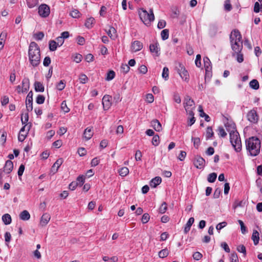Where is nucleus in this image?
<instances>
[{
  "instance_id": "obj_56",
  "label": "nucleus",
  "mask_w": 262,
  "mask_h": 262,
  "mask_svg": "<svg viewBox=\"0 0 262 262\" xmlns=\"http://www.w3.org/2000/svg\"><path fill=\"white\" fill-rule=\"evenodd\" d=\"M130 68L128 65L126 64H122L121 67V70L124 74L127 73L129 71Z\"/></svg>"
},
{
  "instance_id": "obj_42",
  "label": "nucleus",
  "mask_w": 262,
  "mask_h": 262,
  "mask_svg": "<svg viewBox=\"0 0 262 262\" xmlns=\"http://www.w3.org/2000/svg\"><path fill=\"white\" fill-rule=\"evenodd\" d=\"M152 144L153 145L157 146L160 143V138L158 135H154L152 139Z\"/></svg>"
},
{
  "instance_id": "obj_64",
  "label": "nucleus",
  "mask_w": 262,
  "mask_h": 262,
  "mask_svg": "<svg viewBox=\"0 0 262 262\" xmlns=\"http://www.w3.org/2000/svg\"><path fill=\"white\" fill-rule=\"evenodd\" d=\"M99 163V160L98 159L97 157L94 158L91 161V166L92 167H95L97 165H98Z\"/></svg>"
},
{
  "instance_id": "obj_31",
  "label": "nucleus",
  "mask_w": 262,
  "mask_h": 262,
  "mask_svg": "<svg viewBox=\"0 0 262 262\" xmlns=\"http://www.w3.org/2000/svg\"><path fill=\"white\" fill-rule=\"evenodd\" d=\"M94 18L91 17L86 19L85 23V26L87 28L90 29L93 27V25H94Z\"/></svg>"
},
{
  "instance_id": "obj_21",
  "label": "nucleus",
  "mask_w": 262,
  "mask_h": 262,
  "mask_svg": "<svg viewBox=\"0 0 262 262\" xmlns=\"http://www.w3.org/2000/svg\"><path fill=\"white\" fill-rule=\"evenodd\" d=\"M162 182V179L160 177H156L150 182V186L151 187L155 188L159 185Z\"/></svg>"
},
{
  "instance_id": "obj_43",
  "label": "nucleus",
  "mask_w": 262,
  "mask_h": 262,
  "mask_svg": "<svg viewBox=\"0 0 262 262\" xmlns=\"http://www.w3.org/2000/svg\"><path fill=\"white\" fill-rule=\"evenodd\" d=\"M66 86V82L64 80H61L56 85L57 89L59 91H62Z\"/></svg>"
},
{
  "instance_id": "obj_22",
  "label": "nucleus",
  "mask_w": 262,
  "mask_h": 262,
  "mask_svg": "<svg viewBox=\"0 0 262 262\" xmlns=\"http://www.w3.org/2000/svg\"><path fill=\"white\" fill-rule=\"evenodd\" d=\"M22 88H23V91L27 92L30 88V82L29 79L28 78H25L22 81Z\"/></svg>"
},
{
  "instance_id": "obj_25",
  "label": "nucleus",
  "mask_w": 262,
  "mask_h": 262,
  "mask_svg": "<svg viewBox=\"0 0 262 262\" xmlns=\"http://www.w3.org/2000/svg\"><path fill=\"white\" fill-rule=\"evenodd\" d=\"M194 222V219L193 217H191L189 218L188 221H187L184 230V232L185 233H187L190 229L191 226L192 225V224Z\"/></svg>"
},
{
  "instance_id": "obj_40",
  "label": "nucleus",
  "mask_w": 262,
  "mask_h": 262,
  "mask_svg": "<svg viewBox=\"0 0 262 262\" xmlns=\"http://www.w3.org/2000/svg\"><path fill=\"white\" fill-rule=\"evenodd\" d=\"M167 209V204L164 202L161 204L159 208V212L161 214H163L166 211Z\"/></svg>"
},
{
  "instance_id": "obj_12",
  "label": "nucleus",
  "mask_w": 262,
  "mask_h": 262,
  "mask_svg": "<svg viewBox=\"0 0 262 262\" xmlns=\"http://www.w3.org/2000/svg\"><path fill=\"white\" fill-rule=\"evenodd\" d=\"M112 97L110 95H104L102 98V104L104 110H108L112 105Z\"/></svg>"
},
{
  "instance_id": "obj_46",
  "label": "nucleus",
  "mask_w": 262,
  "mask_h": 262,
  "mask_svg": "<svg viewBox=\"0 0 262 262\" xmlns=\"http://www.w3.org/2000/svg\"><path fill=\"white\" fill-rule=\"evenodd\" d=\"M44 37V33L42 32H39L34 34V37L36 40H41Z\"/></svg>"
},
{
  "instance_id": "obj_29",
  "label": "nucleus",
  "mask_w": 262,
  "mask_h": 262,
  "mask_svg": "<svg viewBox=\"0 0 262 262\" xmlns=\"http://www.w3.org/2000/svg\"><path fill=\"white\" fill-rule=\"evenodd\" d=\"M199 111L200 112V116L201 117H204L206 121L209 122L210 121V117L207 114L204 113L201 106H199Z\"/></svg>"
},
{
  "instance_id": "obj_11",
  "label": "nucleus",
  "mask_w": 262,
  "mask_h": 262,
  "mask_svg": "<svg viewBox=\"0 0 262 262\" xmlns=\"http://www.w3.org/2000/svg\"><path fill=\"white\" fill-rule=\"evenodd\" d=\"M247 119L251 123H256L258 120L256 111L252 110L249 111L247 115Z\"/></svg>"
},
{
  "instance_id": "obj_39",
  "label": "nucleus",
  "mask_w": 262,
  "mask_h": 262,
  "mask_svg": "<svg viewBox=\"0 0 262 262\" xmlns=\"http://www.w3.org/2000/svg\"><path fill=\"white\" fill-rule=\"evenodd\" d=\"M70 15L72 17L77 18L80 17L81 13L78 10L74 9L71 11Z\"/></svg>"
},
{
  "instance_id": "obj_33",
  "label": "nucleus",
  "mask_w": 262,
  "mask_h": 262,
  "mask_svg": "<svg viewBox=\"0 0 262 262\" xmlns=\"http://www.w3.org/2000/svg\"><path fill=\"white\" fill-rule=\"evenodd\" d=\"M214 135V133L212 130V128L210 126H208L206 129V140H208L211 137H212Z\"/></svg>"
},
{
  "instance_id": "obj_4",
  "label": "nucleus",
  "mask_w": 262,
  "mask_h": 262,
  "mask_svg": "<svg viewBox=\"0 0 262 262\" xmlns=\"http://www.w3.org/2000/svg\"><path fill=\"white\" fill-rule=\"evenodd\" d=\"M231 130L229 133L230 142L236 152H240L242 150V145L239 133L236 130Z\"/></svg>"
},
{
  "instance_id": "obj_5",
  "label": "nucleus",
  "mask_w": 262,
  "mask_h": 262,
  "mask_svg": "<svg viewBox=\"0 0 262 262\" xmlns=\"http://www.w3.org/2000/svg\"><path fill=\"white\" fill-rule=\"evenodd\" d=\"M139 15L142 21L146 26H150L151 21L155 19L152 9H150L149 12L143 8H141L138 11Z\"/></svg>"
},
{
  "instance_id": "obj_63",
  "label": "nucleus",
  "mask_w": 262,
  "mask_h": 262,
  "mask_svg": "<svg viewBox=\"0 0 262 262\" xmlns=\"http://www.w3.org/2000/svg\"><path fill=\"white\" fill-rule=\"evenodd\" d=\"M166 23L164 20H160L158 24V28L160 29L164 28L166 26Z\"/></svg>"
},
{
  "instance_id": "obj_51",
  "label": "nucleus",
  "mask_w": 262,
  "mask_h": 262,
  "mask_svg": "<svg viewBox=\"0 0 262 262\" xmlns=\"http://www.w3.org/2000/svg\"><path fill=\"white\" fill-rule=\"evenodd\" d=\"M150 219V216L148 213H145L142 215L141 221L143 224L147 223Z\"/></svg>"
},
{
  "instance_id": "obj_48",
  "label": "nucleus",
  "mask_w": 262,
  "mask_h": 262,
  "mask_svg": "<svg viewBox=\"0 0 262 262\" xmlns=\"http://www.w3.org/2000/svg\"><path fill=\"white\" fill-rule=\"evenodd\" d=\"M238 222L241 226V232L243 234H245L247 232L246 227L245 226L244 222L240 220H238Z\"/></svg>"
},
{
  "instance_id": "obj_8",
  "label": "nucleus",
  "mask_w": 262,
  "mask_h": 262,
  "mask_svg": "<svg viewBox=\"0 0 262 262\" xmlns=\"http://www.w3.org/2000/svg\"><path fill=\"white\" fill-rule=\"evenodd\" d=\"M193 164L196 168L201 169L205 166V161L201 156H196L194 157Z\"/></svg>"
},
{
  "instance_id": "obj_6",
  "label": "nucleus",
  "mask_w": 262,
  "mask_h": 262,
  "mask_svg": "<svg viewBox=\"0 0 262 262\" xmlns=\"http://www.w3.org/2000/svg\"><path fill=\"white\" fill-rule=\"evenodd\" d=\"M194 102L189 96L185 98L184 107L188 115L189 116H194V113L192 111L194 108Z\"/></svg>"
},
{
  "instance_id": "obj_62",
  "label": "nucleus",
  "mask_w": 262,
  "mask_h": 262,
  "mask_svg": "<svg viewBox=\"0 0 262 262\" xmlns=\"http://www.w3.org/2000/svg\"><path fill=\"white\" fill-rule=\"evenodd\" d=\"M192 256L194 259L199 260L202 257L203 255L199 252H195L193 253Z\"/></svg>"
},
{
  "instance_id": "obj_17",
  "label": "nucleus",
  "mask_w": 262,
  "mask_h": 262,
  "mask_svg": "<svg viewBox=\"0 0 262 262\" xmlns=\"http://www.w3.org/2000/svg\"><path fill=\"white\" fill-rule=\"evenodd\" d=\"M63 162V159L59 158L56 160L51 168V172L54 174L57 172L59 167Z\"/></svg>"
},
{
  "instance_id": "obj_59",
  "label": "nucleus",
  "mask_w": 262,
  "mask_h": 262,
  "mask_svg": "<svg viewBox=\"0 0 262 262\" xmlns=\"http://www.w3.org/2000/svg\"><path fill=\"white\" fill-rule=\"evenodd\" d=\"M201 56L200 54H198L196 56L195 63L197 67L200 68L201 66Z\"/></svg>"
},
{
  "instance_id": "obj_60",
  "label": "nucleus",
  "mask_w": 262,
  "mask_h": 262,
  "mask_svg": "<svg viewBox=\"0 0 262 262\" xmlns=\"http://www.w3.org/2000/svg\"><path fill=\"white\" fill-rule=\"evenodd\" d=\"M227 225V223L226 222H223L222 223H219L216 226V229L217 231H220V230H221L222 228H223L224 227H225V226H226Z\"/></svg>"
},
{
  "instance_id": "obj_14",
  "label": "nucleus",
  "mask_w": 262,
  "mask_h": 262,
  "mask_svg": "<svg viewBox=\"0 0 262 262\" xmlns=\"http://www.w3.org/2000/svg\"><path fill=\"white\" fill-rule=\"evenodd\" d=\"M149 50L151 53H155L156 56H159L160 54V50L159 48V45L158 42L150 44L149 46Z\"/></svg>"
},
{
  "instance_id": "obj_36",
  "label": "nucleus",
  "mask_w": 262,
  "mask_h": 262,
  "mask_svg": "<svg viewBox=\"0 0 262 262\" xmlns=\"http://www.w3.org/2000/svg\"><path fill=\"white\" fill-rule=\"evenodd\" d=\"M119 174L122 177H125L129 173V170L128 168L126 167H122L119 170Z\"/></svg>"
},
{
  "instance_id": "obj_49",
  "label": "nucleus",
  "mask_w": 262,
  "mask_h": 262,
  "mask_svg": "<svg viewBox=\"0 0 262 262\" xmlns=\"http://www.w3.org/2000/svg\"><path fill=\"white\" fill-rule=\"evenodd\" d=\"M45 97L41 95H38L36 98V102L37 104H41L44 103Z\"/></svg>"
},
{
  "instance_id": "obj_45",
  "label": "nucleus",
  "mask_w": 262,
  "mask_h": 262,
  "mask_svg": "<svg viewBox=\"0 0 262 262\" xmlns=\"http://www.w3.org/2000/svg\"><path fill=\"white\" fill-rule=\"evenodd\" d=\"M262 11V5H260L258 2L254 4V11L255 13H258Z\"/></svg>"
},
{
  "instance_id": "obj_47",
  "label": "nucleus",
  "mask_w": 262,
  "mask_h": 262,
  "mask_svg": "<svg viewBox=\"0 0 262 262\" xmlns=\"http://www.w3.org/2000/svg\"><path fill=\"white\" fill-rule=\"evenodd\" d=\"M6 132L4 130H0V142L5 143L6 140Z\"/></svg>"
},
{
  "instance_id": "obj_3",
  "label": "nucleus",
  "mask_w": 262,
  "mask_h": 262,
  "mask_svg": "<svg viewBox=\"0 0 262 262\" xmlns=\"http://www.w3.org/2000/svg\"><path fill=\"white\" fill-rule=\"evenodd\" d=\"M230 41L232 50L236 54L240 53L243 49V41L240 32L233 30L230 35Z\"/></svg>"
},
{
  "instance_id": "obj_61",
  "label": "nucleus",
  "mask_w": 262,
  "mask_h": 262,
  "mask_svg": "<svg viewBox=\"0 0 262 262\" xmlns=\"http://www.w3.org/2000/svg\"><path fill=\"white\" fill-rule=\"evenodd\" d=\"M27 132H25V134H23V133H19L18 137V140L19 141L23 142L26 139V137L27 135Z\"/></svg>"
},
{
  "instance_id": "obj_27",
  "label": "nucleus",
  "mask_w": 262,
  "mask_h": 262,
  "mask_svg": "<svg viewBox=\"0 0 262 262\" xmlns=\"http://www.w3.org/2000/svg\"><path fill=\"white\" fill-rule=\"evenodd\" d=\"M34 89L36 92H43L45 90V88L43 84L38 81L35 82Z\"/></svg>"
},
{
  "instance_id": "obj_37",
  "label": "nucleus",
  "mask_w": 262,
  "mask_h": 262,
  "mask_svg": "<svg viewBox=\"0 0 262 262\" xmlns=\"http://www.w3.org/2000/svg\"><path fill=\"white\" fill-rule=\"evenodd\" d=\"M217 131L218 135L220 137L224 138L227 136V133L223 126H219L217 128Z\"/></svg>"
},
{
  "instance_id": "obj_9",
  "label": "nucleus",
  "mask_w": 262,
  "mask_h": 262,
  "mask_svg": "<svg viewBox=\"0 0 262 262\" xmlns=\"http://www.w3.org/2000/svg\"><path fill=\"white\" fill-rule=\"evenodd\" d=\"M178 72L183 79H184L185 81H188L189 78V74L187 71L182 64H179Z\"/></svg>"
},
{
  "instance_id": "obj_19",
  "label": "nucleus",
  "mask_w": 262,
  "mask_h": 262,
  "mask_svg": "<svg viewBox=\"0 0 262 262\" xmlns=\"http://www.w3.org/2000/svg\"><path fill=\"white\" fill-rule=\"evenodd\" d=\"M151 124L154 129L157 132H160L162 129V125L157 119L151 121Z\"/></svg>"
},
{
  "instance_id": "obj_52",
  "label": "nucleus",
  "mask_w": 262,
  "mask_h": 262,
  "mask_svg": "<svg viewBox=\"0 0 262 262\" xmlns=\"http://www.w3.org/2000/svg\"><path fill=\"white\" fill-rule=\"evenodd\" d=\"M192 141L193 142L194 146L198 148L200 144V139L199 138H194L192 137L191 138Z\"/></svg>"
},
{
  "instance_id": "obj_2",
  "label": "nucleus",
  "mask_w": 262,
  "mask_h": 262,
  "mask_svg": "<svg viewBox=\"0 0 262 262\" xmlns=\"http://www.w3.org/2000/svg\"><path fill=\"white\" fill-rule=\"evenodd\" d=\"M246 148L249 155L255 157L260 152L261 143L256 137H251L245 141Z\"/></svg>"
},
{
  "instance_id": "obj_35",
  "label": "nucleus",
  "mask_w": 262,
  "mask_h": 262,
  "mask_svg": "<svg viewBox=\"0 0 262 262\" xmlns=\"http://www.w3.org/2000/svg\"><path fill=\"white\" fill-rule=\"evenodd\" d=\"M161 38L163 40L167 39L169 37V30L164 29L161 32Z\"/></svg>"
},
{
  "instance_id": "obj_18",
  "label": "nucleus",
  "mask_w": 262,
  "mask_h": 262,
  "mask_svg": "<svg viewBox=\"0 0 262 262\" xmlns=\"http://www.w3.org/2000/svg\"><path fill=\"white\" fill-rule=\"evenodd\" d=\"M105 31L112 39L115 40L116 39L117 37V31L114 27L109 26V29L108 30H106Z\"/></svg>"
},
{
  "instance_id": "obj_50",
  "label": "nucleus",
  "mask_w": 262,
  "mask_h": 262,
  "mask_svg": "<svg viewBox=\"0 0 262 262\" xmlns=\"http://www.w3.org/2000/svg\"><path fill=\"white\" fill-rule=\"evenodd\" d=\"M236 249L238 252L243 253L244 256H246V247L243 245L238 246Z\"/></svg>"
},
{
  "instance_id": "obj_41",
  "label": "nucleus",
  "mask_w": 262,
  "mask_h": 262,
  "mask_svg": "<svg viewBox=\"0 0 262 262\" xmlns=\"http://www.w3.org/2000/svg\"><path fill=\"white\" fill-rule=\"evenodd\" d=\"M162 76L163 78H164L165 80H167L168 79L169 77V70L168 68L164 67L163 69V72L162 74Z\"/></svg>"
},
{
  "instance_id": "obj_34",
  "label": "nucleus",
  "mask_w": 262,
  "mask_h": 262,
  "mask_svg": "<svg viewBox=\"0 0 262 262\" xmlns=\"http://www.w3.org/2000/svg\"><path fill=\"white\" fill-rule=\"evenodd\" d=\"M217 178V174L215 172L210 173L207 178V181L210 183L215 182Z\"/></svg>"
},
{
  "instance_id": "obj_20",
  "label": "nucleus",
  "mask_w": 262,
  "mask_h": 262,
  "mask_svg": "<svg viewBox=\"0 0 262 262\" xmlns=\"http://www.w3.org/2000/svg\"><path fill=\"white\" fill-rule=\"evenodd\" d=\"M93 135V132L92 128L87 127L83 133V137L86 140H90Z\"/></svg>"
},
{
  "instance_id": "obj_7",
  "label": "nucleus",
  "mask_w": 262,
  "mask_h": 262,
  "mask_svg": "<svg viewBox=\"0 0 262 262\" xmlns=\"http://www.w3.org/2000/svg\"><path fill=\"white\" fill-rule=\"evenodd\" d=\"M38 13L41 17L46 18L50 15V8L46 4H41L38 8Z\"/></svg>"
},
{
  "instance_id": "obj_57",
  "label": "nucleus",
  "mask_w": 262,
  "mask_h": 262,
  "mask_svg": "<svg viewBox=\"0 0 262 262\" xmlns=\"http://www.w3.org/2000/svg\"><path fill=\"white\" fill-rule=\"evenodd\" d=\"M230 0H226L224 5L225 9L227 11H230L232 9V6L230 4Z\"/></svg>"
},
{
  "instance_id": "obj_1",
  "label": "nucleus",
  "mask_w": 262,
  "mask_h": 262,
  "mask_svg": "<svg viewBox=\"0 0 262 262\" xmlns=\"http://www.w3.org/2000/svg\"><path fill=\"white\" fill-rule=\"evenodd\" d=\"M28 57L30 64L34 67L38 66L40 63V48L34 41H32L30 43Z\"/></svg>"
},
{
  "instance_id": "obj_15",
  "label": "nucleus",
  "mask_w": 262,
  "mask_h": 262,
  "mask_svg": "<svg viewBox=\"0 0 262 262\" xmlns=\"http://www.w3.org/2000/svg\"><path fill=\"white\" fill-rule=\"evenodd\" d=\"M13 168V162L11 160H8L6 161V162L5 163V165L4 167L3 171L7 174H9L12 171Z\"/></svg>"
},
{
  "instance_id": "obj_54",
  "label": "nucleus",
  "mask_w": 262,
  "mask_h": 262,
  "mask_svg": "<svg viewBox=\"0 0 262 262\" xmlns=\"http://www.w3.org/2000/svg\"><path fill=\"white\" fill-rule=\"evenodd\" d=\"M61 108L64 113H68L70 111V109L68 107L65 101L62 102L61 104Z\"/></svg>"
},
{
  "instance_id": "obj_28",
  "label": "nucleus",
  "mask_w": 262,
  "mask_h": 262,
  "mask_svg": "<svg viewBox=\"0 0 262 262\" xmlns=\"http://www.w3.org/2000/svg\"><path fill=\"white\" fill-rule=\"evenodd\" d=\"M251 238L253 241L254 245H257L259 240V233L257 230H255L253 231Z\"/></svg>"
},
{
  "instance_id": "obj_30",
  "label": "nucleus",
  "mask_w": 262,
  "mask_h": 262,
  "mask_svg": "<svg viewBox=\"0 0 262 262\" xmlns=\"http://www.w3.org/2000/svg\"><path fill=\"white\" fill-rule=\"evenodd\" d=\"M249 86L251 88L257 90L259 87V82L256 79H253L250 82Z\"/></svg>"
},
{
  "instance_id": "obj_53",
  "label": "nucleus",
  "mask_w": 262,
  "mask_h": 262,
  "mask_svg": "<svg viewBox=\"0 0 262 262\" xmlns=\"http://www.w3.org/2000/svg\"><path fill=\"white\" fill-rule=\"evenodd\" d=\"M79 80H80V83L84 84L86 82H87V81L88 80V78L87 76H86V75H85L84 74H80V75L79 76Z\"/></svg>"
},
{
  "instance_id": "obj_26",
  "label": "nucleus",
  "mask_w": 262,
  "mask_h": 262,
  "mask_svg": "<svg viewBox=\"0 0 262 262\" xmlns=\"http://www.w3.org/2000/svg\"><path fill=\"white\" fill-rule=\"evenodd\" d=\"M2 219L3 223L6 225L10 224L12 222L11 215L8 213L4 214Z\"/></svg>"
},
{
  "instance_id": "obj_32",
  "label": "nucleus",
  "mask_w": 262,
  "mask_h": 262,
  "mask_svg": "<svg viewBox=\"0 0 262 262\" xmlns=\"http://www.w3.org/2000/svg\"><path fill=\"white\" fill-rule=\"evenodd\" d=\"M49 49L51 51H55L58 46L57 45V43H56V41L54 40H51L49 41Z\"/></svg>"
},
{
  "instance_id": "obj_58",
  "label": "nucleus",
  "mask_w": 262,
  "mask_h": 262,
  "mask_svg": "<svg viewBox=\"0 0 262 262\" xmlns=\"http://www.w3.org/2000/svg\"><path fill=\"white\" fill-rule=\"evenodd\" d=\"M231 262H238V258L237 255L236 253L234 252L231 253L230 256Z\"/></svg>"
},
{
  "instance_id": "obj_13",
  "label": "nucleus",
  "mask_w": 262,
  "mask_h": 262,
  "mask_svg": "<svg viewBox=\"0 0 262 262\" xmlns=\"http://www.w3.org/2000/svg\"><path fill=\"white\" fill-rule=\"evenodd\" d=\"M143 43L141 41L135 40L132 43L130 47L131 50L134 52H138L143 48Z\"/></svg>"
},
{
  "instance_id": "obj_10",
  "label": "nucleus",
  "mask_w": 262,
  "mask_h": 262,
  "mask_svg": "<svg viewBox=\"0 0 262 262\" xmlns=\"http://www.w3.org/2000/svg\"><path fill=\"white\" fill-rule=\"evenodd\" d=\"M33 92H29L26 100V105L28 112L32 111L33 110Z\"/></svg>"
},
{
  "instance_id": "obj_24",
  "label": "nucleus",
  "mask_w": 262,
  "mask_h": 262,
  "mask_svg": "<svg viewBox=\"0 0 262 262\" xmlns=\"http://www.w3.org/2000/svg\"><path fill=\"white\" fill-rule=\"evenodd\" d=\"M204 63L205 71H207V72H208L209 71H211L212 67L211 61L207 57H205L204 58Z\"/></svg>"
},
{
  "instance_id": "obj_16",
  "label": "nucleus",
  "mask_w": 262,
  "mask_h": 262,
  "mask_svg": "<svg viewBox=\"0 0 262 262\" xmlns=\"http://www.w3.org/2000/svg\"><path fill=\"white\" fill-rule=\"evenodd\" d=\"M51 216L49 214L46 213L41 216L39 225L41 227L45 226L49 222Z\"/></svg>"
},
{
  "instance_id": "obj_38",
  "label": "nucleus",
  "mask_w": 262,
  "mask_h": 262,
  "mask_svg": "<svg viewBox=\"0 0 262 262\" xmlns=\"http://www.w3.org/2000/svg\"><path fill=\"white\" fill-rule=\"evenodd\" d=\"M115 76V73L113 70H110L107 73L106 77L105 78L106 80L110 81L114 78Z\"/></svg>"
},
{
  "instance_id": "obj_44",
  "label": "nucleus",
  "mask_w": 262,
  "mask_h": 262,
  "mask_svg": "<svg viewBox=\"0 0 262 262\" xmlns=\"http://www.w3.org/2000/svg\"><path fill=\"white\" fill-rule=\"evenodd\" d=\"M169 254V252L168 249H164L161 250L159 252V256L160 258H164L166 257Z\"/></svg>"
},
{
  "instance_id": "obj_55",
  "label": "nucleus",
  "mask_w": 262,
  "mask_h": 262,
  "mask_svg": "<svg viewBox=\"0 0 262 262\" xmlns=\"http://www.w3.org/2000/svg\"><path fill=\"white\" fill-rule=\"evenodd\" d=\"M85 181V177L83 176H80L77 178V182L78 185L79 184L80 186H82Z\"/></svg>"
},
{
  "instance_id": "obj_23",
  "label": "nucleus",
  "mask_w": 262,
  "mask_h": 262,
  "mask_svg": "<svg viewBox=\"0 0 262 262\" xmlns=\"http://www.w3.org/2000/svg\"><path fill=\"white\" fill-rule=\"evenodd\" d=\"M19 218L23 221H28L30 218V214L27 210H24L19 214Z\"/></svg>"
}]
</instances>
